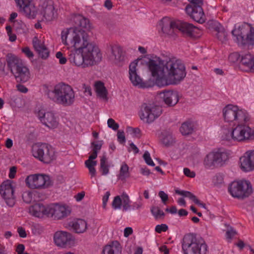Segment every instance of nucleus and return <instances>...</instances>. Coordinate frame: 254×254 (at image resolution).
Returning a JSON list of instances; mask_svg holds the SVG:
<instances>
[{
    "label": "nucleus",
    "instance_id": "nucleus-1",
    "mask_svg": "<svg viewBox=\"0 0 254 254\" xmlns=\"http://www.w3.org/2000/svg\"><path fill=\"white\" fill-rule=\"evenodd\" d=\"M63 45L67 49H73L68 59L73 65L81 68H87L100 63L102 58L98 47L89 42L88 36L75 27L65 28L61 33Z\"/></svg>",
    "mask_w": 254,
    "mask_h": 254
},
{
    "label": "nucleus",
    "instance_id": "nucleus-2",
    "mask_svg": "<svg viewBox=\"0 0 254 254\" xmlns=\"http://www.w3.org/2000/svg\"><path fill=\"white\" fill-rule=\"evenodd\" d=\"M147 67L155 84L159 87L179 84L186 77L185 67L176 57L162 60L155 57L150 59Z\"/></svg>",
    "mask_w": 254,
    "mask_h": 254
},
{
    "label": "nucleus",
    "instance_id": "nucleus-3",
    "mask_svg": "<svg viewBox=\"0 0 254 254\" xmlns=\"http://www.w3.org/2000/svg\"><path fill=\"white\" fill-rule=\"evenodd\" d=\"M246 123H238L234 127H224L221 130L223 140L242 142L254 139V129Z\"/></svg>",
    "mask_w": 254,
    "mask_h": 254
},
{
    "label": "nucleus",
    "instance_id": "nucleus-4",
    "mask_svg": "<svg viewBox=\"0 0 254 254\" xmlns=\"http://www.w3.org/2000/svg\"><path fill=\"white\" fill-rule=\"evenodd\" d=\"M48 97L57 104L69 106L75 101V92L71 86L64 82L55 85L52 90L47 92Z\"/></svg>",
    "mask_w": 254,
    "mask_h": 254
},
{
    "label": "nucleus",
    "instance_id": "nucleus-5",
    "mask_svg": "<svg viewBox=\"0 0 254 254\" xmlns=\"http://www.w3.org/2000/svg\"><path fill=\"white\" fill-rule=\"evenodd\" d=\"M184 254H206L208 247L204 240L192 234H187L182 241Z\"/></svg>",
    "mask_w": 254,
    "mask_h": 254
},
{
    "label": "nucleus",
    "instance_id": "nucleus-6",
    "mask_svg": "<svg viewBox=\"0 0 254 254\" xmlns=\"http://www.w3.org/2000/svg\"><path fill=\"white\" fill-rule=\"evenodd\" d=\"M7 63L17 81L24 83L30 79V70L22 60L14 55H10L7 57Z\"/></svg>",
    "mask_w": 254,
    "mask_h": 254
},
{
    "label": "nucleus",
    "instance_id": "nucleus-7",
    "mask_svg": "<svg viewBox=\"0 0 254 254\" xmlns=\"http://www.w3.org/2000/svg\"><path fill=\"white\" fill-rule=\"evenodd\" d=\"M222 113L224 121L227 123L234 124L247 123L250 120V116L246 110L233 104L225 106Z\"/></svg>",
    "mask_w": 254,
    "mask_h": 254
},
{
    "label": "nucleus",
    "instance_id": "nucleus-8",
    "mask_svg": "<svg viewBox=\"0 0 254 254\" xmlns=\"http://www.w3.org/2000/svg\"><path fill=\"white\" fill-rule=\"evenodd\" d=\"M32 155L39 161L49 164L56 159L54 148L46 143H37L32 148Z\"/></svg>",
    "mask_w": 254,
    "mask_h": 254
},
{
    "label": "nucleus",
    "instance_id": "nucleus-9",
    "mask_svg": "<svg viewBox=\"0 0 254 254\" xmlns=\"http://www.w3.org/2000/svg\"><path fill=\"white\" fill-rule=\"evenodd\" d=\"M228 159V153L225 149L216 148L206 155L203 164L205 168L210 169L216 166H222Z\"/></svg>",
    "mask_w": 254,
    "mask_h": 254
},
{
    "label": "nucleus",
    "instance_id": "nucleus-10",
    "mask_svg": "<svg viewBox=\"0 0 254 254\" xmlns=\"http://www.w3.org/2000/svg\"><path fill=\"white\" fill-rule=\"evenodd\" d=\"M232 34L239 44L254 45V28L249 24L235 27Z\"/></svg>",
    "mask_w": 254,
    "mask_h": 254
},
{
    "label": "nucleus",
    "instance_id": "nucleus-11",
    "mask_svg": "<svg viewBox=\"0 0 254 254\" xmlns=\"http://www.w3.org/2000/svg\"><path fill=\"white\" fill-rule=\"evenodd\" d=\"M228 190L233 197L239 199L248 197L253 192L252 185L247 180L233 182L229 185Z\"/></svg>",
    "mask_w": 254,
    "mask_h": 254
},
{
    "label": "nucleus",
    "instance_id": "nucleus-12",
    "mask_svg": "<svg viewBox=\"0 0 254 254\" xmlns=\"http://www.w3.org/2000/svg\"><path fill=\"white\" fill-rule=\"evenodd\" d=\"M160 107L153 103L142 104L139 112L140 120L144 123L151 124L157 119L162 114Z\"/></svg>",
    "mask_w": 254,
    "mask_h": 254
},
{
    "label": "nucleus",
    "instance_id": "nucleus-13",
    "mask_svg": "<svg viewBox=\"0 0 254 254\" xmlns=\"http://www.w3.org/2000/svg\"><path fill=\"white\" fill-rule=\"evenodd\" d=\"M131 201L128 195L126 193H123L121 195L115 196L112 201V207L115 210L121 209L122 207L124 211L130 209L138 210L142 207L143 204L140 200L134 202L130 205Z\"/></svg>",
    "mask_w": 254,
    "mask_h": 254
},
{
    "label": "nucleus",
    "instance_id": "nucleus-14",
    "mask_svg": "<svg viewBox=\"0 0 254 254\" xmlns=\"http://www.w3.org/2000/svg\"><path fill=\"white\" fill-rule=\"evenodd\" d=\"M35 114L40 122L48 128L55 129L58 127L59 120L53 112L40 107L36 109Z\"/></svg>",
    "mask_w": 254,
    "mask_h": 254
},
{
    "label": "nucleus",
    "instance_id": "nucleus-15",
    "mask_svg": "<svg viewBox=\"0 0 254 254\" xmlns=\"http://www.w3.org/2000/svg\"><path fill=\"white\" fill-rule=\"evenodd\" d=\"M26 186L31 189H43L48 187L50 179L48 175L35 174L27 176L25 179Z\"/></svg>",
    "mask_w": 254,
    "mask_h": 254
},
{
    "label": "nucleus",
    "instance_id": "nucleus-16",
    "mask_svg": "<svg viewBox=\"0 0 254 254\" xmlns=\"http://www.w3.org/2000/svg\"><path fill=\"white\" fill-rule=\"evenodd\" d=\"M39 13L43 21L51 22L56 19L57 13L51 0H42L39 5Z\"/></svg>",
    "mask_w": 254,
    "mask_h": 254
},
{
    "label": "nucleus",
    "instance_id": "nucleus-17",
    "mask_svg": "<svg viewBox=\"0 0 254 254\" xmlns=\"http://www.w3.org/2000/svg\"><path fill=\"white\" fill-rule=\"evenodd\" d=\"M14 189L15 183L9 180L4 181L0 186V194L9 206L15 204Z\"/></svg>",
    "mask_w": 254,
    "mask_h": 254
},
{
    "label": "nucleus",
    "instance_id": "nucleus-18",
    "mask_svg": "<svg viewBox=\"0 0 254 254\" xmlns=\"http://www.w3.org/2000/svg\"><path fill=\"white\" fill-rule=\"evenodd\" d=\"M53 238L55 245L62 248L70 247L75 244L74 237L70 233L66 231H57L54 234Z\"/></svg>",
    "mask_w": 254,
    "mask_h": 254
},
{
    "label": "nucleus",
    "instance_id": "nucleus-19",
    "mask_svg": "<svg viewBox=\"0 0 254 254\" xmlns=\"http://www.w3.org/2000/svg\"><path fill=\"white\" fill-rule=\"evenodd\" d=\"M48 210L49 217L51 216L58 220L67 217L71 212V208L69 206L59 203L49 205Z\"/></svg>",
    "mask_w": 254,
    "mask_h": 254
},
{
    "label": "nucleus",
    "instance_id": "nucleus-20",
    "mask_svg": "<svg viewBox=\"0 0 254 254\" xmlns=\"http://www.w3.org/2000/svg\"><path fill=\"white\" fill-rule=\"evenodd\" d=\"M19 10L29 19H34L37 14V9L33 0H14Z\"/></svg>",
    "mask_w": 254,
    "mask_h": 254
},
{
    "label": "nucleus",
    "instance_id": "nucleus-21",
    "mask_svg": "<svg viewBox=\"0 0 254 254\" xmlns=\"http://www.w3.org/2000/svg\"><path fill=\"white\" fill-rule=\"evenodd\" d=\"M138 61L135 60L131 62L129 65V78L134 86H138L142 88H147L151 85L147 82H143L137 73V66Z\"/></svg>",
    "mask_w": 254,
    "mask_h": 254
},
{
    "label": "nucleus",
    "instance_id": "nucleus-22",
    "mask_svg": "<svg viewBox=\"0 0 254 254\" xmlns=\"http://www.w3.org/2000/svg\"><path fill=\"white\" fill-rule=\"evenodd\" d=\"M111 52L110 60L116 65L122 66L127 60L123 49L118 45H114L111 46Z\"/></svg>",
    "mask_w": 254,
    "mask_h": 254
},
{
    "label": "nucleus",
    "instance_id": "nucleus-23",
    "mask_svg": "<svg viewBox=\"0 0 254 254\" xmlns=\"http://www.w3.org/2000/svg\"><path fill=\"white\" fill-rule=\"evenodd\" d=\"M241 169L245 172L254 170V150L246 151L240 158Z\"/></svg>",
    "mask_w": 254,
    "mask_h": 254
},
{
    "label": "nucleus",
    "instance_id": "nucleus-24",
    "mask_svg": "<svg viewBox=\"0 0 254 254\" xmlns=\"http://www.w3.org/2000/svg\"><path fill=\"white\" fill-rule=\"evenodd\" d=\"M185 10L187 13L196 22L201 24L205 22L206 17L202 7L186 6Z\"/></svg>",
    "mask_w": 254,
    "mask_h": 254
},
{
    "label": "nucleus",
    "instance_id": "nucleus-25",
    "mask_svg": "<svg viewBox=\"0 0 254 254\" xmlns=\"http://www.w3.org/2000/svg\"><path fill=\"white\" fill-rule=\"evenodd\" d=\"M32 44L35 50L41 58L46 59L49 57V50L45 46L44 41L41 37L35 36L33 38Z\"/></svg>",
    "mask_w": 254,
    "mask_h": 254
},
{
    "label": "nucleus",
    "instance_id": "nucleus-26",
    "mask_svg": "<svg viewBox=\"0 0 254 254\" xmlns=\"http://www.w3.org/2000/svg\"><path fill=\"white\" fill-rule=\"evenodd\" d=\"M178 21H172L169 17H164L159 22L162 32L168 35H173L177 30Z\"/></svg>",
    "mask_w": 254,
    "mask_h": 254
},
{
    "label": "nucleus",
    "instance_id": "nucleus-27",
    "mask_svg": "<svg viewBox=\"0 0 254 254\" xmlns=\"http://www.w3.org/2000/svg\"><path fill=\"white\" fill-rule=\"evenodd\" d=\"M162 98L164 103L169 106L175 105L179 100V94L178 91L168 90L161 93Z\"/></svg>",
    "mask_w": 254,
    "mask_h": 254
},
{
    "label": "nucleus",
    "instance_id": "nucleus-28",
    "mask_svg": "<svg viewBox=\"0 0 254 254\" xmlns=\"http://www.w3.org/2000/svg\"><path fill=\"white\" fill-rule=\"evenodd\" d=\"M177 30H179L188 36H194L195 34H198L199 29L191 24L178 21Z\"/></svg>",
    "mask_w": 254,
    "mask_h": 254
},
{
    "label": "nucleus",
    "instance_id": "nucleus-29",
    "mask_svg": "<svg viewBox=\"0 0 254 254\" xmlns=\"http://www.w3.org/2000/svg\"><path fill=\"white\" fill-rule=\"evenodd\" d=\"M48 209L49 205L45 206L41 203H36L29 207V211L32 215L42 218L44 216L49 217Z\"/></svg>",
    "mask_w": 254,
    "mask_h": 254
},
{
    "label": "nucleus",
    "instance_id": "nucleus-30",
    "mask_svg": "<svg viewBox=\"0 0 254 254\" xmlns=\"http://www.w3.org/2000/svg\"><path fill=\"white\" fill-rule=\"evenodd\" d=\"M71 227L77 234H82L86 232L88 224L86 221L83 219H77L71 222Z\"/></svg>",
    "mask_w": 254,
    "mask_h": 254
},
{
    "label": "nucleus",
    "instance_id": "nucleus-31",
    "mask_svg": "<svg viewBox=\"0 0 254 254\" xmlns=\"http://www.w3.org/2000/svg\"><path fill=\"white\" fill-rule=\"evenodd\" d=\"M121 253L122 247L117 241L106 245L102 250V254H121Z\"/></svg>",
    "mask_w": 254,
    "mask_h": 254
},
{
    "label": "nucleus",
    "instance_id": "nucleus-32",
    "mask_svg": "<svg viewBox=\"0 0 254 254\" xmlns=\"http://www.w3.org/2000/svg\"><path fill=\"white\" fill-rule=\"evenodd\" d=\"M254 56L250 54H247L242 56L240 66L243 70L246 71H250L251 67H252V64Z\"/></svg>",
    "mask_w": 254,
    "mask_h": 254
},
{
    "label": "nucleus",
    "instance_id": "nucleus-33",
    "mask_svg": "<svg viewBox=\"0 0 254 254\" xmlns=\"http://www.w3.org/2000/svg\"><path fill=\"white\" fill-rule=\"evenodd\" d=\"M95 90L97 95L100 98L107 100L108 92L103 82L97 81L94 84Z\"/></svg>",
    "mask_w": 254,
    "mask_h": 254
},
{
    "label": "nucleus",
    "instance_id": "nucleus-34",
    "mask_svg": "<svg viewBox=\"0 0 254 254\" xmlns=\"http://www.w3.org/2000/svg\"><path fill=\"white\" fill-rule=\"evenodd\" d=\"M160 139L161 143L165 146H171L175 142V139L172 134L166 131L162 132Z\"/></svg>",
    "mask_w": 254,
    "mask_h": 254
},
{
    "label": "nucleus",
    "instance_id": "nucleus-35",
    "mask_svg": "<svg viewBox=\"0 0 254 254\" xmlns=\"http://www.w3.org/2000/svg\"><path fill=\"white\" fill-rule=\"evenodd\" d=\"M194 129V125L193 123L190 121L184 123L180 128V132L184 135L192 133Z\"/></svg>",
    "mask_w": 254,
    "mask_h": 254
},
{
    "label": "nucleus",
    "instance_id": "nucleus-36",
    "mask_svg": "<svg viewBox=\"0 0 254 254\" xmlns=\"http://www.w3.org/2000/svg\"><path fill=\"white\" fill-rule=\"evenodd\" d=\"M129 176L130 173L128 165L125 162L122 163L119 171V174L117 176L118 179L122 181H125Z\"/></svg>",
    "mask_w": 254,
    "mask_h": 254
},
{
    "label": "nucleus",
    "instance_id": "nucleus-37",
    "mask_svg": "<svg viewBox=\"0 0 254 254\" xmlns=\"http://www.w3.org/2000/svg\"><path fill=\"white\" fill-rule=\"evenodd\" d=\"M215 31L216 32L215 35L220 41L224 42L227 40V33L223 27L219 23H216Z\"/></svg>",
    "mask_w": 254,
    "mask_h": 254
},
{
    "label": "nucleus",
    "instance_id": "nucleus-38",
    "mask_svg": "<svg viewBox=\"0 0 254 254\" xmlns=\"http://www.w3.org/2000/svg\"><path fill=\"white\" fill-rule=\"evenodd\" d=\"M73 23L76 26H79L83 28H86L87 25L89 22L87 19L85 18L84 17L80 15H73L72 16Z\"/></svg>",
    "mask_w": 254,
    "mask_h": 254
},
{
    "label": "nucleus",
    "instance_id": "nucleus-39",
    "mask_svg": "<svg viewBox=\"0 0 254 254\" xmlns=\"http://www.w3.org/2000/svg\"><path fill=\"white\" fill-rule=\"evenodd\" d=\"M110 166L108 164L107 159L105 156H103L100 160V171L103 176L107 175L109 173Z\"/></svg>",
    "mask_w": 254,
    "mask_h": 254
},
{
    "label": "nucleus",
    "instance_id": "nucleus-40",
    "mask_svg": "<svg viewBox=\"0 0 254 254\" xmlns=\"http://www.w3.org/2000/svg\"><path fill=\"white\" fill-rule=\"evenodd\" d=\"M176 193L182 195L185 197H187L189 198L190 200L193 201L195 203H197L199 202V200L196 198V197L192 194L191 192L189 191L186 190H176Z\"/></svg>",
    "mask_w": 254,
    "mask_h": 254
},
{
    "label": "nucleus",
    "instance_id": "nucleus-41",
    "mask_svg": "<svg viewBox=\"0 0 254 254\" xmlns=\"http://www.w3.org/2000/svg\"><path fill=\"white\" fill-rule=\"evenodd\" d=\"M151 211L153 215L156 218H160L164 215L163 211L158 207H152Z\"/></svg>",
    "mask_w": 254,
    "mask_h": 254
},
{
    "label": "nucleus",
    "instance_id": "nucleus-42",
    "mask_svg": "<svg viewBox=\"0 0 254 254\" xmlns=\"http://www.w3.org/2000/svg\"><path fill=\"white\" fill-rule=\"evenodd\" d=\"M102 144L103 143L101 141H96L92 142L91 147L92 151L98 153L101 149Z\"/></svg>",
    "mask_w": 254,
    "mask_h": 254
},
{
    "label": "nucleus",
    "instance_id": "nucleus-43",
    "mask_svg": "<svg viewBox=\"0 0 254 254\" xmlns=\"http://www.w3.org/2000/svg\"><path fill=\"white\" fill-rule=\"evenodd\" d=\"M143 157L147 164L151 166H155V164L152 160L149 152L147 151H145L143 154Z\"/></svg>",
    "mask_w": 254,
    "mask_h": 254
},
{
    "label": "nucleus",
    "instance_id": "nucleus-44",
    "mask_svg": "<svg viewBox=\"0 0 254 254\" xmlns=\"http://www.w3.org/2000/svg\"><path fill=\"white\" fill-rule=\"evenodd\" d=\"M22 198L26 203H30L32 200V193L30 191H25L22 194Z\"/></svg>",
    "mask_w": 254,
    "mask_h": 254
},
{
    "label": "nucleus",
    "instance_id": "nucleus-45",
    "mask_svg": "<svg viewBox=\"0 0 254 254\" xmlns=\"http://www.w3.org/2000/svg\"><path fill=\"white\" fill-rule=\"evenodd\" d=\"M108 127L112 128L114 130H117L119 127V125L117 124L114 120L112 118L109 119L107 121Z\"/></svg>",
    "mask_w": 254,
    "mask_h": 254
},
{
    "label": "nucleus",
    "instance_id": "nucleus-46",
    "mask_svg": "<svg viewBox=\"0 0 254 254\" xmlns=\"http://www.w3.org/2000/svg\"><path fill=\"white\" fill-rule=\"evenodd\" d=\"M190 3V4L188 5L187 6L191 7H196L200 6L202 7L203 3V0H188Z\"/></svg>",
    "mask_w": 254,
    "mask_h": 254
},
{
    "label": "nucleus",
    "instance_id": "nucleus-47",
    "mask_svg": "<svg viewBox=\"0 0 254 254\" xmlns=\"http://www.w3.org/2000/svg\"><path fill=\"white\" fill-rule=\"evenodd\" d=\"M168 229V226L165 224L161 225H157L155 227V231L158 233H161L162 232H166Z\"/></svg>",
    "mask_w": 254,
    "mask_h": 254
},
{
    "label": "nucleus",
    "instance_id": "nucleus-48",
    "mask_svg": "<svg viewBox=\"0 0 254 254\" xmlns=\"http://www.w3.org/2000/svg\"><path fill=\"white\" fill-rule=\"evenodd\" d=\"M240 55L237 53H233L229 56L228 59L230 62L235 63L238 61Z\"/></svg>",
    "mask_w": 254,
    "mask_h": 254
},
{
    "label": "nucleus",
    "instance_id": "nucleus-49",
    "mask_svg": "<svg viewBox=\"0 0 254 254\" xmlns=\"http://www.w3.org/2000/svg\"><path fill=\"white\" fill-rule=\"evenodd\" d=\"M56 57L57 59L59 60V63L61 64H65L67 61L66 59L63 56V55L62 52H58L57 53L56 55Z\"/></svg>",
    "mask_w": 254,
    "mask_h": 254
},
{
    "label": "nucleus",
    "instance_id": "nucleus-50",
    "mask_svg": "<svg viewBox=\"0 0 254 254\" xmlns=\"http://www.w3.org/2000/svg\"><path fill=\"white\" fill-rule=\"evenodd\" d=\"M236 232L233 228H230L226 233V236L227 239L231 240L232 238L236 235Z\"/></svg>",
    "mask_w": 254,
    "mask_h": 254
},
{
    "label": "nucleus",
    "instance_id": "nucleus-51",
    "mask_svg": "<svg viewBox=\"0 0 254 254\" xmlns=\"http://www.w3.org/2000/svg\"><path fill=\"white\" fill-rule=\"evenodd\" d=\"M118 140L121 143H124L126 141L124 132L123 131H118L117 133Z\"/></svg>",
    "mask_w": 254,
    "mask_h": 254
},
{
    "label": "nucleus",
    "instance_id": "nucleus-52",
    "mask_svg": "<svg viewBox=\"0 0 254 254\" xmlns=\"http://www.w3.org/2000/svg\"><path fill=\"white\" fill-rule=\"evenodd\" d=\"M22 51L29 58H32L34 56L33 52L28 47L23 48Z\"/></svg>",
    "mask_w": 254,
    "mask_h": 254
},
{
    "label": "nucleus",
    "instance_id": "nucleus-53",
    "mask_svg": "<svg viewBox=\"0 0 254 254\" xmlns=\"http://www.w3.org/2000/svg\"><path fill=\"white\" fill-rule=\"evenodd\" d=\"M184 173L188 177L194 178L195 176V172L190 171V170L188 168H185L184 169Z\"/></svg>",
    "mask_w": 254,
    "mask_h": 254
},
{
    "label": "nucleus",
    "instance_id": "nucleus-54",
    "mask_svg": "<svg viewBox=\"0 0 254 254\" xmlns=\"http://www.w3.org/2000/svg\"><path fill=\"white\" fill-rule=\"evenodd\" d=\"M17 232L21 238H24L27 236L25 230L21 227H19L17 228Z\"/></svg>",
    "mask_w": 254,
    "mask_h": 254
},
{
    "label": "nucleus",
    "instance_id": "nucleus-55",
    "mask_svg": "<svg viewBox=\"0 0 254 254\" xmlns=\"http://www.w3.org/2000/svg\"><path fill=\"white\" fill-rule=\"evenodd\" d=\"M110 195V192L109 191H108L106 192L105 194H104V195L103 197V198H102L103 206V207H104V208L106 206V204L108 201L109 197Z\"/></svg>",
    "mask_w": 254,
    "mask_h": 254
},
{
    "label": "nucleus",
    "instance_id": "nucleus-56",
    "mask_svg": "<svg viewBox=\"0 0 254 254\" xmlns=\"http://www.w3.org/2000/svg\"><path fill=\"white\" fill-rule=\"evenodd\" d=\"M159 196L161 198L162 202L164 203H165L166 201L168 199V195L164 192L163 191H160L159 192Z\"/></svg>",
    "mask_w": 254,
    "mask_h": 254
},
{
    "label": "nucleus",
    "instance_id": "nucleus-57",
    "mask_svg": "<svg viewBox=\"0 0 254 254\" xmlns=\"http://www.w3.org/2000/svg\"><path fill=\"white\" fill-rule=\"evenodd\" d=\"M16 169V167L15 166H13L10 168L8 176L10 179H13L15 177Z\"/></svg>",
    "mask_w": 254,
    "mask_h": 254
},
{
    "label": "nucleus",
    "instance_id": "nucleus-58",
    "mask_svg": "<svg viewBox=\"0 0 254 254\" xmlns=\"http://www.w3.org/2000/svg\"><path fill=\"white\" fill-rule=\"evenodd\" d=\"M129 151H133L135 154L138 153L139 149L132 142L129 144V148L128 149Z\"/></svg>",
    "mask_w": 254,
    "mask_h": 254
},
{
    "label": "nucleus",
    "instance_id": "nucleus-59",
    "mask_svg": "<svg viewBox=\"0 0 254 254\" xmlns=\"http://www.w3.org/2000/svg\"><path fill=\"white\" fill-rule=\"evenodd\" d=\"M85 165L86 167H89V166L95 167L97 165V161L88 159L85 161Z\"/></svg>",
    "mask_w": 254,
    "mask_h": 254
},
{
    "label": "nucleus",
    "instance_id": "nucleus-60",
    "mask_svg": "<svg viewBox=\"0 0 254 254\" xmlns=\"http://www.w3.org/2000/svg\"><path fill=\"white\" fill-rule=\"evenodd\" d=\"M16 87L17 90L21 93H25L28 91V89L23 85L18 84Z\"/></svg>",
    "mask_w": 254,
    "mask_h": 254
},
{
    "label": "nucleus",
    "instance_id": "nucleus-61",
    "mask_svg": "<svg viewBox=\"0 0 254 254\" xmlns=\"http://www.w3.org/2000/svg\"><path fill=\"white\" fill-rule=\"evenodd\" d=\"M25 247L23 244H19L16 248L17 254H23Z\"/></svg>",
    "mask_w": 254,
    "mask_h": 254
},
{
    "label": "nucleus",
    "instance_id": "nucleus-62",
    "mask_svg": "<svg viewBox=\"0 0 254 254\" xmlns=\"http://www.w3.org/2000/svg\"><path fill=\"white\" fill-rule=\"evenodd\" d=\"M132 229L131 227H127L124 230V236L126 237H128L129 235L132 233Z\"/></svg>",
    "mask_w": 254,
    "mask_h": 254
},
{
    "label": "nucleus",
    "instance_id": "nucleus-63",
    "mask_svg": "<svg viewBox=\"0 0 254 254\" xmlns=\"http://www.w3.org/2000/svg\"><path fill=\"white\" fill-rule=\"evenodd\" d=\"M87 168L89 170V172L90 175L91 176V177H95L96 175V171L95 168V167L89 166V167H87Z\"/></svg>",
    "mask_w": 254,
    "mask_h": 254
},
{
    "label": "nucleus",
    "instance_id": "nucleus-64",
    "mask_svg": "<svg viewBox=\"0 0 254 254\" xmlns=\"http://www.w3.org/2000/svg\"><path fill=\"white\" fill-rule=\"evenodd\" d=\"M84 195L85 194L83 192L78 193L75 196V198L77 201H80L83 198Z\"/></svg>",
    "mask_w": 254,
    "mask_h": 254
}]
</instances>
